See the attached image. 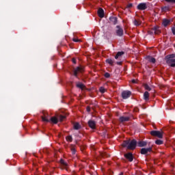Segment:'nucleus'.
Here are the masks:
<instances>
[{
	"mask_svg": "<svg viewBox=\"0 0 175 175\" xmlns=\"http://www.w3.org/2000/svg\"><path fill=\"white\" fill-rule=\"evenodd\" d=\"M122 147H126L127 150H135L136 146H137V142L136 139H128L123 142L122 144Z\"/></svg>",
	"mask_w": 175,
	"mask_h": 175,
	"instance_id": "nucleus-1",
	"label": "nucleus"
},
{
	"mask_svg": "<svg viewBox=\"0 0 175 175\" xmlns=\"http://www.w3.org/2000/svg\"><path fill=\"white\" fill-rule=\"evenodd\" d=\"M173 58H175L174 54L168 55L165 57V59H167L166 63L171 66V68H175V59Z\"/></svg>",
	"mask_w": 175,
	"mask_h": 175,
	"instance_id": "nucleus-2",
	"label": "nucleus"
},
{
	"mask_svg": "<svg viewBox=\"0 0 175 175\" xmlns=\"http://www.w3.org/2000/svg\"><path fill=\"white\" fill-rule=\"evenodd\" d=\"M116 35L119 38H122V36H124V29L121 27V26L120 25L116 26Z\"/></svg>",
	"mask_w": 175,
	"mask_h": 175,
	"instance_id": "nucleus-3",
	"label": "nucleus"
},
{
	"mask_svg": "<svg viewBox=\"0 0 175 175\" xmlns=\"http://www.w3.org/2000/svg\"><path fill=\"white\" fill-rule=\"evenodd\" d=\"M150 135L152 136H155L156 137H159V139H162L163 137V132H161L159 131H152L150 132Z\"/></svg>",
	"mask_w": 175,
	"mask_h": 175,
	"instance_id": "nucleus-4",
	"label": "nucleus"
},
{
	"mask_svg": "<svg viewBox=\"0 0 175 175\" xmlns=\"http://www.w3.org/2000/svg\"><path fill=\"white\" fill-rule=\"evenodd\" d=\"M84 72V67L80 66L74 69V76L75 77H78L79 73H83Z\"/></svg>",
	"mask_w": 175,
	"mask_h": 175,
	"instance_id": "nucleus-5",
	"label": "nucleus"
},
{
	"mask_svg": "<svg viewBox=\"0 0 175 175\" xmlns=\"http://www.w3.org/2000/svg\"><path fill=\"white\" fill-rule=\"evenodd\" d=\"M131 95H132V92L129 90H124L122 92V99H128V98H131Z\"/></svg>",
	"mask_w": 175,
	"mask_h": 175,
	"instance_id": "nucleus-6",
	"label": "nucleus"
},
{
	"mask_svg": "<svg viewBox=\"0 0 175 175\" xmlns=\"http://www.w3.org/2000/svg\"><path fill=\"white\" fill-rule=\"evenodd\" d=\"M43 116H42V120L44 121V122H50V115H49L48 113L43 111L42 112Z\"/></svg>",
	"mask_w": 175,
	"mask_h": 175,
	"instance_id": "nucleus-7",
	"label": "nucleus"
},
{
	"mask_svg": "<svg viewBox=\"0 0 175 175\" xmlns=\"http://www.w3.org/2000/svg\"><path fill=\"white\" fill-rule=\"evenodd\" d=\"M151 151H152V147H149V148H143L141 149V154L142 155H147V154H148V152H151Z\"/></svg>",
	"mask_w": 175,
	"mask_h": 175,
	"instance_id": "nucleus-8",
	"label": "nucleus"
},
{
	"mask_svg": "<svg viewBox=\"0 0 175 175\" xmlns=\"http://www.w3.org/2000/svg\"><path fill=\"white\" fill-rule=\"evenodd\" d=\"M147 8H148L147 3H140L137 6V9L138 10H146Z\"/></svg>",
	"mask_w": 175,
	"mask_h": 175,
	"instance_id": "nucleus-9",
	"label": "nucleus"
},
{
	"mask_svg": "<svg viewBox=\"0 0 175 175\" xmlns=\"http://www.w3.org/2000/svg\"><path fill=\"white\" fill-rule=\"evenodd\" d=\"M124 157L126 158V159H128L129 162L133 161V154H132V152L124 154Z\"/></svg>",
	"mask_w": 175,
	"mask_h": 175,
	"instance_id": "nucleus-10",
	"label": "nucleus"
},
{
	"mask_svg": "<svg viewBox=\"0 0 175 175\" xmlns=\"http://www.w3.org/2000/svg\"><path fill=\"white\" fill-rule=\"evenodd\" d=\"M89 126L91 129H96V122L94 120H89L88 122Z\"/></svg>",
	"mask_w": 175,
	"mask_h": 175,
	"instance_id": "nucleus-11",
	"label": "nucleus"
},
{
	"mask_svg": "<svg viewBox=\"0 0 175 175\" xmlns=\"http://www.w3.org/2000/svg\"><path fill=\"white\" fill-rule=\"evenodd\" d=\"M98 17H100V18H103V17H105V11L103 10V9L102 8H99L98 10Z\"/></svg>",
	"mask_w": 175,
	"mask_h": 175,
	"instance_id": "nucleus-12",
	"label": "nucleus"
},
{
	"mask_svg": "<svg viewBox=\"0 0 175 175\" xmlns=\"http://www.w3.org/2000/svg\"><path fill=\"white\" fill-rule=\"evenodd\" d=\"M109 21L113 25H116L117 24V23H118V18L116 16H111V17H109Z\"/></svg>",
	"mask_w": 175,
	"mask_h": 175,
	"instance_id": "nucleus-13",
	"label": "nucleus"
},
{
	"mask_svg": "<svg viewBox=\"0 0 175 175\" xmlns=\"http://www.w3.org/2000/svg\"><path fill=\"white\" fill-rule=\"evenodd\" d=\"M152 32H154L155 35H159L161 30L159 27H154L152 29Z\"/></svg>",
	"mask_w": 175,
	"mask_h": 175,
	"instance_id": "nucleus-14",
	"label": "nucleus"
},
{
	"mask_svg": "<svg viewBox=\"0 0 175 175\" xmlns=\"http://www.w3.org/2000/svg\"><path fill=\"white\" fill-rule=\"evenodd\" d=\"M130 118L129 117H124V116H121L119 118L120 122H126L129 121Z\"/></svg>",
	"mask_w": 175,
	"mask_h": 175,
	"instance_id": "nucleus-15",
	"label": "nucleus"
},
{
	"mask_svg": "<svg viewBox=\"0 0 175 175\" xmlns=\"http://www.w3.org/2000/svg\"><path fill=\"white\" fill-rule=\"evenodd\" d=\"M49 122L52 124H58V118L53 116L49 119Z\"/></svg>",
	"mask_w": 175,
	"mask_h": 175,
	"instance_id": "nucleus-16",
	"label": "nucleus"
},
{
	"mask_svg": "<svg viewBox=\"0 0 175 175\" xmlns=\"http://www.w3.org/2000/svg\"><path fill=\"white\" fill-rule=\"evenodd\" d=\"M124 54H125V52H124V51L118 52L115 56V59H118V58H121V57H122V55H124Z\"/></svg>",
	"mask_w": 175,
	"mask_h": 175,
	"instance_id": "nucleus-17",
	"label": "nucleus"
},
{
	"mask_svg": "<svg viewBox=\"0 0 175 175\" xmlns=\"http://www.w3.org/2000/svg\"><path fill=\"white\" fill-rule=\"evenodd\" d=\"M137 144L138 147H146V146H147V142L144 141H139L137 142Z\"/></svg>",
	"mask_w": 175,
	"mask_h": 175,
	"instance_id": "nucleus-18",
	"label": "nucleus"
},
{
	"mask_svg": "<svg viewBox=\"0 0 175 175\" xmlns=\"http://www.w3.org/2000/svg\"><path fill=\"white\" fill-rule=\"evenodd\" d=\"M146 59H148V61L149 62H151L152 64H155V62H157V59H155V58L148 55L146 57Z\"/></svg>",
	"mask_w": 175,
	"mask_h": 175,
	"instance_id": "nucleus-19",
	"label": "nucleus"
},
{
	"mask_svg": "<svg viewBox=\"0 0 175 175\" xmlns=\"http://www.w3.org/2000/svg\"><path fill=\"white\" fill-rule=\"evenodd\" d=\"M169 24H170V20H168V19L163 20L162 25H163V27H167V25H169Z\"/></svg>",
	"mask_w": 175,
	"mask_h": 175,
	"instance_id": "nucleus-20",
	"label": "nucleus"
},
{
	"mask_svg": "<svg viewBox=\"0 0 175 175\" xmlns=\"http://www.w3.org/2000/svg\"><path fill=\"white\" fill-rule=\"evenodd\" d=\"M76 85L77 88H80V90H84V88H85V85L80 82H77Z\"/></svg>",
	"mask_w": 175,
	"mask_h": 175,
	"instance_id": "nucleus-21",
	"label": "nucleus"
},
{
	"mask_svg": "<svg viewBox=\"0 0 175 175\" xmlns=\"http://www.w3.org/2000/svg\"><path fill=\"white\" fill-rule=\"evenodd\" d=\"M144 100H148L150 99V93L148 92H145L144 93Z\"/></svg>",
	"mask_w": 175,
	"mask_h": 175,
	"instance_id": "nucleus-22",
	"label": "nucleus"
},
{
	"mask_svg": "<svg viewBox=\"0 0 175 175\" xmlns=\"http://www.w3.org/2000/svg\"><path fill=\"white\" fill-rule=\"evenodd\" d=\"M74 129L75 131H79V129H81V125L79 123L77 122L74 124Z\"/></svg>",
	"mask_w": 175,
	"mask_h": 175,
	"instance_id": "nucleus-23",
	"label": "nucleus"
},
{
	"mask_svg": "<svg viewBox=\"0 0 175 175\" xmlns=\"http://www.w3.org/2000/svg\"><path fill=\"white\" fill-rule=\"evenodd\" d=\"M66 117L65 116L59 115L57 118L58 121H60V122H62L64 120H65Z\"/></svg>",
	"mask_w": 175,
	"mask_h": 175,
	"instance_id": "nucleus-24",
	"label": "nucleus"
},
{
	"mask_svg": "<svg viewBox=\"0 0 175 175\" xmlns=\"http://www.w3.org/2000/svg\"><path fill=\"white\" fill-rule=\"evenodd\" d=\"M107 64H109V65H111V66H113V64H114V60L111 59H107L106 60Z\"/></svg>",
	"mask_w": 175,
	"mask_h": 175,
	"instance_id": "nucleus-25",
	"label": "nucleus"
},
{
	"mask_svg": "<svg viewBox=\"0 0 175 175\" xmlns=\"http://www.w3.org/2000/svg\"><path fill=\"white\" fill-rule=\"evenodd\" d=\"M66 140L67 142H69L70 143H72V142H73V137H72V135H68L66 137Z\"/></svg>",
	"mask_w": 175,
	"mask_h": 175,
	"instance_id": "nucleus-26",
	"label": "nucleus"
},
{
	"mask_svg": "<svg viewBox=\"0 0 175 175\" xmlns=\"http://www.w3.org/2000/svg\"><path fill=\"white\" fill-rule=\"evenodd\" d=\"M70 150H71V152H72V154L75 155V154H76V148H75V146L71 145Z\"/></svg>",
	"mask_w": 175,
	"mask_h": 175,
	"instance_id": "nucleus-27",
	"label": "nucleus"
},
{
	"mask_svg": "<svg viewBox=\"0 0 175 175\" xmlns=\"http://www.w3.org/2000/svg\"><path fill=\"white\" fill-rule=\"evenodd\" d=\"M161 10L163 12H169V10H170V7L169 6H164L161 8Z\"/></svg>",
	"mask_w": 175,
	"mask_h": 175,
	"instance_id": "nucleus-28",
	"label": "nucleus"
},
{
	"mask_svg": "<svg viewBox=\"0 0 175 175\" xmlns=\"http://www.w3.org/2000/svg\"><path fill=\"white\" fill-rule=\"evenodd\" d=\"M155 143L158 146H161V144H163V141H162L161 139H157V140L155 141Z\"/></svg>",
	"mask_w": 175,
	"mask_h": 175,
	"instance_id": "nucleus-29",
	"label": "nucleus"
},
{
	"mask_svg": "<svg viewBox=\"0 0 175 175\" xmlns=\"http://www.w3.org/2000/svg\"><path fill=\"white\" fill-rule=\"evenodd\" d=\"M60 163L63 165V166H68V163H66V162H65V161L62 159H60Z\"/></svg>",
	"mask_w": 175,
	"mask_h": 175,
	"instance_id": "nucleus-30",
	"label": "nucleus"
},
{
	"mask_svg": "<svg viewBox=\"0 0 175 175\" xmlns=\"http://www.w3.org/2000/svg\"><path fill=\"white\" fill-rule=\"evenodd\" d=\"M165 2H167V3H172V5H174L175 0H163Z\"/></svg>",
	"mask_w": 175,
	"mask_h": 175,
	"instance_id": "nucleus-31",
	"label": "nucleus"
},
{
	"mask_svg": "<svg viewBox=\"0 0 175 175\" xmlns=\"http://www.w3.org/2000/svg\"><path fill=\"white\" fill-rule=\"evenodd\" d=\"M133 24L134 25H136V27H139V25H140V22L135 19L133 21Z\"/></svg>",
	"mask_w": 175,
	"mask_h": 175,
	"instance_id": "nucleus-32",
	"label": "nucleus"
},
{
	"mask_svg": "<svg viewBox=\"0 0 175 175\" xmlns=\"http://www.w3.org/2000/svg\"><path fill=\"white\" fill-rule=\"evenodd\" d=\"M145 90H146L147 91H151V88L148 85V84H145L144 85Z\"/></svg>",
	"mask_w": 175,
	"mask_h": 175,
	"instance_id": "nucleus-33",
	"label": "nucleus"
},
{
	"mask_svg": "<svg viewBox=\"0 0 175 175\" xmlns=\"http://www.w3.org/2000/svg\"><path fill=\"white\" fill-rule=\"evenodd\" d=\"M99 91H100V92H101V94H105V88L100 87L99 89Z\"/></svg>",
	"mask_w": 175,
	"mask_h": 175,
	"instance_id": "nucleus-34",
	"label": "nucleus"
},
{
	"mask_svg": "<svg viewBox=\"0 0 175 175\" xmlns=\"http://www.w3.org/2000/svg\"><path fill=\"white\" fill-rule=\"evenodd\" d=\"M133 6V4L132 3H129L126 7V9H131V8H132Z\"/></svg>",
	"mask_w": 175,
	"mask_h": 175,
	"instance_id": "nucleus-35",
	"label": "nucleus"
},
{
	"mask_svg": "<svg viewBox=\"0 0 175 175\" xmlns=\"http://www.w3.org/2000/svg\"><path fill=\"white\" fill-rule=\"evenodd\" d=\"M104 76H105V77H106V79H109L110 77V73L105 72Z\"/></svg>",
	"mask_w": 175,
	"mask_h": 175,
	"instance_id": "nucleus-36",
	"label": "nucleus"
},
{
	"mask_svg": "<svg viewBox=\"0 0 175 175\" xmlns=\"http://www.w3.org/2000/svg\"><path fill=\"white\" fill-rule=\"evenodd\" d=\"M172 32L173 35H175V25L173 27H172Z\"/></svg>",
	"mask_w": 175,
	"mask_h": 175,
	"instance_id": "nucleus-37",
	"label": "nucleus"
},
{
	"mask_svg": "<svg viewBox=\"0 0 175 175\" xmlns=\"http://www.w3.org/2000/svg\"><path fill=\"white\" fill-rule=\"evenodd\" d=\"M86 110H87L88 113H90V111H91V107H90V106H88L86 107Z\"/></svg>",
	"mask_w": 175,
	"mask_h": 175,
	"instance_id": "nucleus-38",
	"label": "nucleus"
},
{
	"mask_svg": "<svg viewBox=\"0 0 175 175\" xmlns=\"http://www.w3.org/2000/svg\"><path fill=\"white\" fill-rule=\"evenodd\" d=\"M72 40H73L74 42H75L76 43L80 42V40L76 39V38H72Z\"/></svg>",
	"mask_w": 175,
	"mask_h": 175,
	"instance_id": "nucleus-39",
	"label": "nucleus"
},
{
	"mask_svg": "<svg viewBox=\"0 0 175 175\" xmlns=\"http://www.w3.org/2000/svg\"><path fill=\"white\" fill-rule=\"evenodd\" d=\"M134 111H135V113H139V108L135 107L134 108Z\"/></svg>",
	"mask_w": 175,
	"mask_h": 175,
	"instance_id": "nucleus-40",
	"label": "nucleus"
},
{
	"mask_svg": "<svg viewBox=\"0 0 175 175\" xmlns=\"http://www.w3.org/2000/svg\"><path fill=\"white\" fill-rule=\"evenodd\" d=\"M116 64L117 65H122V62H117Z\"/></svg>",
	"mask_w": 175,
	"mask_h": 175,
	"instance_id": "nucleus-41",
	"label": "nucleus"
},
{
	"mask_svg": "<svg viewBox=\"0 0 175 175\" xmlns=\"http://www.w3.org/2000/svg\"><path fill=\"white\" fill-rule=\"evenodd\" d=\"M72 62L74 64H76V59L72 58Z\"/></svg>",
	"mask_w": 175,
	"mask_h": 175,
	"instance_id": "nucleus-42",
	"label": "nucleus"
},
{
	"mask_svg": "<svg viewBox=\"0 0 175 175\" xmlns=\"http://www.w3.org/2000/svg\"><path fill=\"white\" fill-rule=\"evenodd\" d=\"M132 83H133V84L136 83V80L133 79V80H132Z\"/></svg>",
	"mask_w": 175,
	"mask_h": 175,
	"instance_id": "nucleus-43",
	"label": "nucleus"
},
{
	"mask_svg": "<svg viewBox=\"0 0 175 175\" xmlns=\"http://www.w3.org/2000/svg\"><path fill=\"white\" fill-rule=\"evenodd\" d=\"M119 175H124V172H121Z\"/></svg>",
	"mask_w": 175,
	"mask_h": 175,
	"instance_id": "nucleus-44",
	"label": "nucleus"
}]
</instances>
